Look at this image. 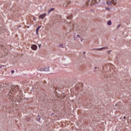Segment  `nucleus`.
Returning a JSON list of instances; mask_svg holds the SVG:
<instances>
[{
    "label": "nucleus",
    "mask_w": 131,
    "mask_h": 131,
    "mask_svg": "<svg viewBox=\"0 0 131 131\" xmlns=\"http://www.w3.org/2000/svg\"><path fill=\"white\" fill-rule=\"evenodd\" d=\"M106 4H107L108 6H112V5L115 6L116 5V0L108 1L106 2Z\"/></svg>",
    "instance_id": "f257e3e1"
},
{
    "label": "nucleus",
    "mask_w": 131,
    "mask_h": 131,
    "mask_svg": "<svg viewBox=\"0 0 131 131\" xmlns=\"http://www.w3.org/2000/svg\"><path fill=\"white\" fill-rule=\"evenodd\" d=\"M96 4H97V0H89L88 6H89V5L94 6V5H96Z\"/></svg>",
    "instance_id": "f03ea898"
},
{
    "label": "nucleus",
    "mask_w": 131,
    "mask_h": 131,
    "mask_svg": "<svg viewBox=\"0 0 131 131\" xmlns=\"http://www.w3.org/2000/svg\"><path fill=\"white\" fill-rule=\"evenodd\" d=\"M46 16H47V14L44 13L39 16V19H45V17H46Z\"/></svg>",
    "instance_id": "7ed1b4c3"
},
{
    "label": "nucleus",
    "mask_w": 131,
    "mask_h": 131,
    "mask_svg": "<svg viewBox=\"0 0 131 131\" xmlns=\"http://www.w3.org/2000/svg\"><path fill=\"white\" fill-rule=\"evenodd\" d=\"M32 50H33V51H36L37 50V46L35 45H33L31 46Z\"/></svg>",
    "instance_id": "20e7f679"
},
{
    "label": "nucleus",
    "mask_w": 131,
    "mask_h": 131,
    "mask_svg": "<svg viewBox=\"0 0 131 131\" xmlns=\"http://www.w3.org/2000/svg\"><path fill=\"white\" fill-rule=\"evenodd\" d=\"M18 86H14L12 88V91L14 92V91H16V90H18Z\"/></svg>",
    "instance_id": "39448f33"
},
{
    "label": "nucleus",
    "mask_w": 131,
    "mask_h": 131,
    "mask_svg": "<svg viewBox=\"0 0 131 131\" xmlns=\"http://www.w3.org/2000/svg\"><path fill=\"white\" fill-rule=\"evenodd\" d=\"M108 49V47H102L101 48L97 49V51H102L103 50H107Z\"/></svg>",
    "instance_id": "423d86ee"
},
{
    "label": "nucleus",
    "mask_w": 131,
    "mask_h": 131,
    "mask_svg": "<svg viewBox=\"0 0 131 131\" xmlns=\"http://www.w3.org/2000/svg\"><path fill=\"white\" fill-rule=\"evenodd\" d=\"M41 27V26H40L38 28H36V33L37 35H38V30H39V28H40Z\"/></svg>",
    "instance_id": "0eeeda50"
},
{
    "label": "nucleus",
    "mask_w": 131,
    "mask_h": 131,
    "mask_svg": "<svg viewBox=\"0 0 131 131\" xmlns=\"http://www.w3.org/2000/svg\"><path fill=\"white\" fill-rule=\"evenodd\" d=\"M112 24V22L111 21V20H109L107 22V25H111Z\"/></svg>",
    "instance_id": "6e6552de"
},
{
    "label": "nucleus",
    "mask_w": 131,
    "mask_h": 131,
    "mask_svg": "<svg viewBox=\"0 0 131 131\" xmlns=\"http://www.w3.org/2000/svg\"><path fill=\"white\" fill-rule=\"evenodd\" d=\"M54 10H55L54 8H51V9L49 10V13H50V12H52V11H54Z\"/></svg>",
    "instance_id": "1a4fd4ad"
},
{
    "label": "nucleus",
    "mask_w": 131,
    "mask_h": 131,
    "mask_svg": "<svg viewBox=\"0 0 131 131\" xmlns=\"http://www.w3.org/2000/svg\"><path fill=\"white\" fill-rule=\"evenodd\" d=\"M49 69H50V67H48L47 70L45 69V71H50V70H49Z\"/></svg>",
    "instance_id": "9d476101"
},
{
    "label": "nucleus",
    "mask_w": 131,
    "mask_h": 131,
    "mask_svg": "<svg viewBox=\"0 0 131 131\" xmlns=\"http://www.w3.org/2000/svg\"><path fill=\"white\" fill-rule=\"evenodd\" d=\"M59 48H63V44H60Z\"/></svg>",
    "instance_id": "9b49d317"
},
{
    "label": "nucleus",
    "mask_w": 131,
    "mask_h": 131,
    "mask_svg": "<svg viewBox=\"0 0 131 131\" xmlns=\"http://www.w3.org/2000/svg\"><path fill=\"white\" fill-rule=\"evenodd\" d=\"M3 88V85H2V83H0V89H2Z\"/></svg>",
    "instance_id": "f8f14e48"
},
{
    "label": "nucleus",
    "mask_w": 131,
    "mask_h": 131,
    "mask_svg": "<svg viewBox=\"0 0 131 131\" xmlns=\"http://www.w3.org/2000/svg\"><path fill=\"white\" fill-rule=\"evenodd\" d=\"M38 47H39V48H40V47H41V44H39V45H38Z\"/></svg>",
    "instance_id": "ddd939ff"
},
{
    "label": "nucleus",
    "mask_w": 131,
    "mask_h": 131,
    "mask_svg": "<svg viewBox=\"0 0 131 131\" xmlns=\"http://www.w3.org/2000/svg\"><path fill=\"white\" fill-rule=\"evenodd\" d=\"M15 71L14 70L11 71V73H14Z\"/></svg>",
    "instance_id": "4468645a"
},
{
    "label": "nucleus",
    "mask_w": 131,
    "mask_h": 131,
    "mask_svg": "<svg viewBox=\"0 0 131 131\" xmlns=\"http://www.w3.org/2000/svg\"><path fill=\"white\" fill-rule=\"evenodd\" d=\"M119 27H120V25H119L118 26L117 28H119Z\"/></svg>",
    "instance_id": "2eb2a0df"
},
{
    "label": "nucleus",
    "mask_w": 131,
    "mask_h": 131,
    "mask_svg": "<svg viewBox=\"0 0 131 131\" xmlns=\"http://www.w3.org/2000/svg\"><path fill=\"white\" fill-rule=\"evenodd\" d=\"M123 118H124V119H125V118H126L125 116H124Z\"/></svg>",
    "instance_id": "dca6fc26"
},
{
    "label": "nucleus",
    "mask_w": 131,
    "mask_h": 131,
    "mask_svg": "<svg viewBox=\"0 0 131 131\" xmlns=\"http://www.w3.org/2000/svg\"><path fill=\"white\" fill-rule=\"evenodd\" d=\"M96 68H97V67H95V68H94V69H96Z\"/></svg>",
    "instance_id": "f3484780"
},
{
    "label": "nucleus",
    "mask_w": 131,
    "mask_h": 131,
    "mask_svg": "<svg viewBox=\"0 0 131 131\" xmlns=\"http://www.w3.org/2000/svg\"><path fill=\"white\" fill-rule=\"evenodd\" d=\"M78 37H79V35H77Z\"/></svg>",
    "instance_id": "a211bd4d"
},
{
    "label": "nucleus",
    "mask_w": 131,
    "mask_h": 131,
    "mask_svg": "<svg viewBox=\"0 0 131 131\" xmlns=\"http://www.w3.org/2000/svg\"><path fill=\"white\" fill-rule=\"evenodd\" d=\"M108 54H110V51H108Z\"/></svg>",
    "instance_id": "6ab92c4d"
},
{
    "label": "nucleus",
    "mask_w": 131,
    "mask_h": 131,
    "mask_svg": "<svg viewBox=\"0 0 131 131\" xmlns=\"http://www.w3.org/2000/svg\"><path fill=\"white\" fill-rule=\"evenodd\" d=\"M27 28H29V26H28V27H27Z\"/></svg>",
    "instance_id": "aec40b11"
},
{
    "label": "nucleus",
    "mask_w": 131,
    "mask_h": 131,
    "mask_svg": "<svg viewBox=\"0 0 131 131\" xmlns=\"http://www.w3.org/2000/svg\"><path fill=\"white\" fill-rule=\"evenodd\" d=\"M34 20L35 21H36V19H34Z\"/></svg>",
    "instance_id": "412c9836"
},
{
    "label": "nucleus",
    "mask_w": 131,
    "mask_h": 131,
    "mask_svg": "<svg viewBox=\"0 0 131 131\" xmlns=\"http://www.w3.org/2000/svg\"><path fill=\"white\" fill-rule=\"evenodd\" d=\"M0 68H2V66H0Z\"/></svg>",
    "instance_id": "4be33fe9"
}]
</instances>
